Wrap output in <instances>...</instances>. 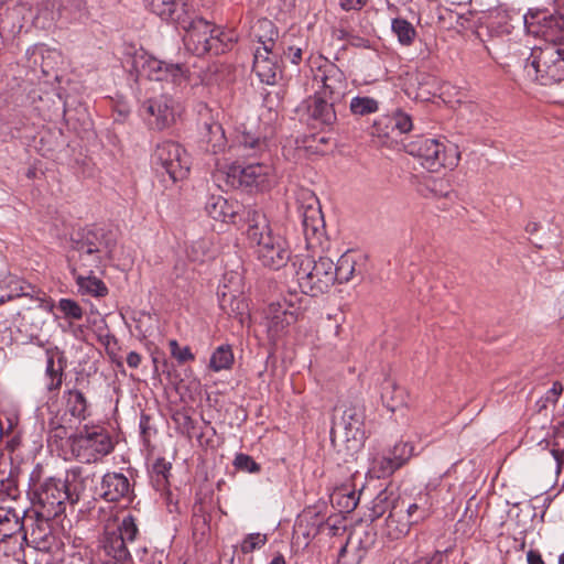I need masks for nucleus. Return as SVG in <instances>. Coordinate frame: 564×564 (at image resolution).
<instances>
[{"label": "nucleus", "instance_id": "39448f33", "mask_svg": "<svg viewBox=\"0 0 564 564\" xmlns=\"http://www.w3.org/2000/svg\"><path fill=\"white\" fill-rule=\"evenodd\" d=\"M72 453L83 463H96L113 451L108 432L101 426H84L70 437Z\"/></svg>", "mask_w": 564, "mask_h": 564}, {"label": "nucleus", "instance_id": "338daca9", "mask_svg": "<svg viewBox=\"0 0 564 564\" xmlns=\"http://www.w3.org/2000/svg\"><path fill=\"white\" fill-rule=\"evenodd\" d=\"M269 564H285L284 556L282 554H276Z\"/></svg>", "mask_w": 564, "mask_h": 564}, {"label": "nucleus", "instance_id": "5fc2aeb1", "mask_svg": "<svg viewBox=\"0 0 564 564\" xmlns=\"http://www.w3.org/2000/svg\"><path fill=\"white\" fill-rule=\"evenodd\" d=\"M282 315H280V311H274V315L272 317V323L278 327L279 325L283 328L286 325H291L296 321V316L294 312H289L288 310L281 311Z\"/></svg>", "mask_w": 564, "mask_h": 564}, {"label": "nucleus", "instance_id": "79ce46f5", "mask_svg": "<svg viewBox=\"0 0 564 564\" xmlns=\"http://www.w3.org/2000/svg\"><path fill=\"white\" fill-rule=\"evenodd\" d=\"M420 192L424 196L432 197H448L449 189L448 184L444 180L427 178L424 184L421 185Z\"/></svg>", "mask_w": 564, "mask_h": 564}, {"label": "nucleus", "instance_id": "052dcab7", "mask_svg": "<svg viewBox=\"0 0 564 564\" xmlns=\"http://www.w3.org/2000/svg\"><path fill=\"white\" fill-rule=\"evenodd\" d=\"M527 562H528V564H545L543 558H542L541 553L539 551H536V550L528 551V553H527Z\"/></svg>", "mask_w": 564, "mask_h": 564}, {"label": "nucleus", "instance_id": "e433bc0d", "mask_svg": "<svg viewBox=\"0 0 564 564\" xmlns=\"http://www.w3.org/2000/svg\"><path fill=\"white\" fill-rule=\"evenodd\" d=\"M395 503H405V501L399 497H394L391 491L382 490L372 501L371 513L375 518H380L388 510L391 511L392 506Z\"/></svg>", "mask_w": 564, "mask_h": 564}, {"label": "nucleus", "instance_id": "6e6d98bb", "mask_svg": "<svg viewBox=\"0 0 564 564\" xmlns=\"http://www.w3.org/2000/svg\"><path fill=\"white\" fill-rule=\"evenodd\" d=\"M563 392V384L560 381L553 382L551 389L546 392L545 400L555 404L558 400V397Z\"/></svg>", "mask_w": 564, "mask_h": 564}, {"label": "nucleus", "instance_id": "bf43d9fd", "mask_svg": "<svg viewBox=\"0 0 564 564\" xmlns=\"http://www.w3.org/2000/svg\"><path fill=\"white\" fill-rule=\"evenodd\" d=\"M50 433L52 437L63 440L67 435V430L61 424L55 423L54 421L48 424Z\"/></svg>", "mask_w": 564, "mask_h": 564}, {"label": "nucleus", "instance_id": "f704fd0d", "mask_svg": "<svg viewBox=\"0 0 564 564\" xmlns=\"http://www.w3.org/2000/svg\"><path fill=\"white\" fill-rule=\"evenodd\" d=\"M523 17H520L517 11L499 4L496 7V34H510L513 29V21L523 20Z\"/></svg>", "mask_w": 564, "mask_h": 564}, {"label": "nucleus", "instance_id": "69168bd1", "mask_svg": "<svg viewBox=\"0 0 564 564\" xmlns=\"http://www.w3.org/2000/svg\"><path fill=\"white\" fill-rule=\"evenodd\" d=\"M22 295H25V293H22ZM21 296V294H8L7 296H0V305L8 302V301H11L13 300L14 297H19Z\"/></svg>", "mask_w": 564, "mask_h": 564}, {"label": "nucleus", "instance_id": "37998d69", "mask_svg": "<svg viewBox=\"0 0 564 564\" xmlns=\"http://www.w3.org/2000/svg\"><path fill=\"white\" fill-rule=\"evenodd\" d=\"M401 466L394 462L391 456H382L373 459L371 471L376 477L382 478L393 474Z\"/></svg>", "mask_w": 564, "mask_h": 564}, {"label": "nucleus", "instance_id": "1a4fd4ad", "mask_svg": "<svg viewBox=\"0 0 564 564\" xmlns=\"http://www.w3.org/2000/svg\"><path fill=\"white\" fill-rule=\"evenodd\" d=\"M54 518L35 508L25 510L21 520L23 529L20 530L23 543L40 551L50 550L54 539L50 521Z\"/></svg>", "mask_w": 564, "mask_h": 564}, {"label": "nucleus", "instance_id": "864d4df0", "mask_svg": "<svg viewBox=\"0 0 564 564\" xmlns=\"http://www.w3.org/2000/svg\"><path fill=\"white\" fill-rule=\"evenodd\" d=\"M282 54L291 61V63L297 65L302 61L303 48L296 44H282Z\"/></svg>", "mask_w": 564, "mask_h": 564}, {"label": "nucleus", "instance_id": "58836bf2", "mask_svg": "<svg viewBox=\"0 0 564 564\" xmlns=\"http://www.w3.org/2000/svg\"><path fill=\"white\" fill-rule=\"evenodd\" d=\"M239 145L243 149L246 155L249 156L265 152L268 147L264 138L246 131L239 138Z\"/></svg>", "mask_w": 564, "mask_h": 564}, {"label": "nucleus", "instance_id": "2eb2a0df", "mask_svg": "<svg viewBox=\"0 0 564 564\" xmlns=\"http://www.w3.org/2000/svg\"><path fill=\"white\" fill-rule=\"evenodd\" d=\"M314 82L321 85L315 93L332 101L339 102L346 95L347 82L345 74L332 63L318 67L314 75Z\"/></svg>", "mask_w": 564, "mask_h": 564}, {"label": "nucleus", "instance_id": "2f4dec72", "mask_svg": "<svg viewBox=\"0 0 564 564\" xmlns=\"http://www.w3.org/2000/svg\"><path fill=\"white\" fill-rule=\"evenodd\" d=\"M65 362L62 358L54 359L52 355L47 356L45 368L46 389L48 391H58L64 380Z\"/></svg>", "mask_w": 564, "mask_h": 564}, {"label": "nucleus", "instance_id": "72a5a7b5", "mask_svg": "<svg viewBox=\"0 0 564 564\" xmlns=\"http://www.w3.org/2000/svg\"><path fill=\"white\" fill-rule=\"evenodd\" d=\"M432 502L427 494H421L413 503H405L404 513L406 520L413 523H417L426 519L431 513Z\"/></svg>", "mask_w": 564, "mask_h": 564}, {"label": "nucleus", "instance_id": "4c0bfd02", "mask_svg": "<svg viewBox=\"0 0 564 564\" xmlns=\"http://www.w3.org/2000/svg\"><path fill=\"white\" fill-rule=\"evenodd\" d=\"M234 364V354L228 345L219 346L210 356L209 368L219 372L230 369Z\"/></svg>", "mask_w": 564, "mask_h": 564}, {"label": "nucleus", "instance_id": "680f3d73", "mask_svg": "<svg viewBox=\"0 0 564 564\" xmlns=\"http://www.w3.org/2000/svg\"><path fill=\"white\" fill-rule=\"evenodd\" d=\"M141 355L138 354L137 351H130L127 356V364L130 368H138L141 364Z\"/></svg>", "mask_w": 564, "mask_h": 564}, {"label": "nucleus", "instance_id": "412c9836", "mask_svg": "<svg viewBox=\"0 0 564 564\" xmlns=\"http://www.w3.org/2000/svg\"><path fill=\"white\" fill-rule=\"evenodd\" d=\"M280 55L279 50L265 51L256 50L253 54V72L262 83L272 85L275 83L279 67L276 57Z\"/></svg>", "mask_w": 564, "mask_h": 564}, {"label": "nucleus", "instance_id": "de8ad7c7", "mask_svg": "<svg viewBox=\"0 0 564 564\" xmlns=\"http://www.w3.org/2000/svg\"><path fill=\"white\" fill-rule=\"evenodd\" d=\"M58 308L66 318L80 319L84 314L79 304L70 299H61L58 302Z\"/></svg>", "mask_w": 564, "mask_h": 564}, {"label": "nucleus", "instance_id": "a878e982", "mask_svg": "<svg viewBox=\"0 0 564 564\" xmlns=\"http://www.w3.org/2000/svg\"><path fill=\"white\" fill-rule=\"evenodd\" d=\"M128 542L117 531L106 532L104 539L105 552L112 557L111 564H132L131 555L127 546Z\"/></svg>", "mask_w": 564, "mask_h": 564}, {"label": "nucleus", "instance_id": "9d476101", "mask_svg": "<svg viewBox=\"0 0 564 564\" xmlns=\"http://www.w3.org/2000/svg\"><path fill=\"white\" fill-rule=\"evenodd\" d=\"M140 111L151 129L162 131L176 122L181 106L171 96L160 95L147 99Z\"/></svg>", "mask_w": 564, "mask_h": 564}, {"label": "nucleus", "instance_id": "0eeeda50", "mask_svg": "<svg viewBox=\"0 0 564 564\" xmlns=\"http://www.w3.org/2000/svg\"><path fill=\"white\" fill-rule=\"evenodd\" d=\"M156 171L166 173L173 183L184 180L191 169V158L177 142L163 141L156 145L152 155Z\"/></svg>", "mask_w": 564, "mask_h": 564}, {"label": "nucleus", "instance_id": "a19ab883", "mask_svg": "<svg viewBox=\"0 0 564 564\" xmlns=\"http://www.w3.org/2000/svg\"><path fill=\"white\" fill-rule=\"evenodd\" d=\"M391 28L399 42L403 45H410L416 35L414 26L405 19H393Z\"/></svg>", "mask_w": 564, "mask_h": 564}, {"label": "nucleus", "instance_id": "cd10ccee", "mask_svg": "<svg viewBox=\"0 0 564 564\" xmlns=\"http://www.w3.org/2000/svg\"><path fill=\"white\" fill-rule=\"evenodd\" d=\"M381 399L386 408L394 412L406 403L405 391L393 380L386 379L382 383Z\"/></svg>", "mask_w": 564, "mask_h": 564}, {"label": "nucleus", "instance_id": "5701e85b", "mask_svg": "<svg viewBox=\"0 0 564 564\" xmlns=\"http://www.w3.org/2000/svg\"><path fill=\"white\" fill-rule=\"evenodd\" d=\"M364 258L352 251H347L334 263V275L337 283H346L355 275L361 274Z\"/></svg>", "mask_w": 564, "mask_h": 564}, {"label": "nucleus", "instance_id": "e2e57ef3", "mask_svg": "<svg viewBox=\"0 0 564 564\" xmlns=\"http://www.w3.org/2000/svg\"><path fill=\"white\" fill-rule=\"evenodd\" d=\"M51 55H58L56 52L54 51H47V56L46 57H43V64H42V69H43V73L45 74H48V69H47V66L48 64L45 62L46 58H50Z\"/></svg>", "mask_w": 564, "mask_h": 564}, {"label": "nucleus", "instance_id": "473e14b6", "mask_svg": "<svg viewBox=\"0 0 564 564\" xmlns=\"http://www.w3.org/2000/svg\"><path fill=\"white\" fill-rule=\"evenodd\" d=\"M89 273H93L91 269H88ZM75 278L79 291L84 294H89L97 297H102L107 295L108 289L106 284L95 275L88 274L85 275L83 273H77L75 271Z\"/></svg>", "mask_w": 564, "mask_h": 564}, {"label": "nucleus", "instance_id": "7c9ffc66", "mask_svg": "<svg viewBox=\"0 0 564 564\" xmlns=\"http://www.w3.org/2000/svg\"><path fill=\"white\" fill-rule=\"evenodd\" d=\"M66 409L73 417L86 420L89 416V404L84 393L77 389L65 392Z\"/></svg>", "mask_w": 564, "mask_h": 564}, {"label": "nucleus", "instance_id": "c9c22d12", "mask_svg": "<svg viewBox=\"0 0 564 564\" xmlns=\"http://www.w3.org/2000/svg\"><path fill=\"white\" fill-rule=\"evenodd\" d=\"M202 135L214 152H217L225 147V132L221 124L218 122H205Z\"/></svg>", "mask_w": 564, "mask_h": 564}, {"label": "nucleus", "instance_id": "6ab92c4d", "mask_svg": "<svg viewBox=\"0 0 564 564\" xmlns=\"http://www.w3.org/2000/svg\"><path fill=\"white\" fill-rule=\"evenodd\" d=\"M217 295L219 306L225 313L238 318L240 324H243L246 319H248V303L239 288L230 289L227 284H223L218 288Z\"/></svg>", "mask_w": 564, "mask_h": 564}, {"label": "nucleus", "instance_id": "0e129e2a", "mask_svg": "<svg viewBox=\"0 0 564 564\" xmlns=\"http://www.w3.org/2000/svg\"><path fill=\"white\" fill-rule=\"evenodd\" d=\"M551 19L555 20L560 26L564 28V13L551 14Z\"/></svg>", "mask_w": 564, "mask_h": 564}, {"label": "nucleus", "instance_id": "423d86ee", "mask_svg": "<svg viewBox=\"0 0 564 564\" xmlns=\"http://www.w3.org/2000/svg\"><path fill=\"white\" fill-rule=\"evenodd\" d=\"M409 154L419 159L421 165L431 171L438 172L442 167H453L458 162V154L453 149L431 138H421L406 145Z\"/></svg>", "mask_w": 564, "mask_h": 564}, {"label": "nucleus", "instance_id": "ddd939ff", "mask_svg": "<svg viewBox=\"0 0 564 564\" xmlns=\"http://www.w3.org/2000/svg\"><path fill=\"white\" fill-rule=\"evenodd\" d=\"M228 180L232 186L256 187L267 189L274 180V169L271 164L250 163L247 166H231Z\"/></svg>", "mask_w": 564, "mask_h": 564}, {"label": "nucleus", "instance_id": "a211bd4d", "mask_svg": "<svg viewBox=\"0 0 564 564\" xmlns=\"http://www.w3.org/2000/svg\"><path fill=\"white\" fill-rule=\"evenodd\" d=\"M100 497L109 502L122 499L131 501L134 497L132 486L127 476L121 473H107L100 482Z\"/></svg>", "mask_w": 564, "mask_h": 564}, {"label": "nucleus", "instance_id": "8fccbe9b", "mask_svg": "<svg viewBox=\"0 0 564 564\" xmlns=\"http://www.w3.org/2000/svg\"><path fill=\"white\" fill-rule=\"evenodd\" d=\"M234 465L237 469L248 471V473H258L260 471V465L254 462V459L247 454H238L236 455Z\"/></svg>", "mask_w": 564, "mask_h": 564}, {"label": "nucleus", "instance_id": "7ed1b4c3", "mask_svg": "<svg viewBox=\"0 0 564 564\" xmlns=\"http://www.w3.org/2000/svg\"><path fill=\"white\" fill-rule=\"evenodd\" d=\"M184 30L183 42L187 51L200 56L207 53H224L231 43V37L203 18L193 19L187 14V22L177 24Z\"/></svg>", "mask_w": 564, "mask_h": 564}, {"label": "nucleus", "instance_id": "aec40b11", "mask_svg": "<svg viewBox=\"0 0 564 564\" xmlns=\"http://www.w3.org/2000/svg\"><path fill=\"white\" fill-rule=\"evenodd\" d=\"M147 7L161 19L175 24L187 22L186 0H144Z\"/></svg>", "mask_w": 564, "mask_h": 564}, {"label": "nucleus", "instance_id": "a18cd8bd", "mask_svg": "<svg viewBox=\"0 0 564 564\" xmlns=\"http://www.w3.org/2000/svg\"><path fill=\"white\" fill-rule=\"evenodd\" d=\"M334 500L344 511L350 512L357 508L359 496L355 491L347 492L340 490L332 497V501Z\"/></svg>", "mask_w": 564, "mask_h": 564}, {"label": "nucleus", "instance_id": "6e6552de", "mask_svg": "<svg viewBox=\"0 0 564 564\" xmlns=\"http://www.w3.org/2000/svg\"><path fill=\"white\" fill-rule=\"evenodd\" d=\"M133 68L139 76L151 80H170L181 85L189 76V69L180 63H167L145 53H137L133 57Z\"/></svg>", "mask_w": 564, "mask_h": 564}, {"label": "nucleus", "instance_id": "4be33fe9", "mask_svg": "<svg viewBox=\"0 0 564 564\" xmlns=\"http://www.w3.org/2000/svg\"><path fill=\"white\" fill-rule=\"evenodd\" d=\"M205 209L208 216L215 220L235 223L236 217L242 209V205L237 200L213 195L208 198Z\"/></svg>", "mask_w": 564, "mask_h": 564}, {"label": "nucleus", "instance_id": "9b49d317", "mask_svg": "<svg viewBox=\"0 0 564 564\" xmlns=\"http://www.w3.org/2000/svg\"><path fill=\"white\" fill-rule=\"evenodd\" d=\"M66 482L54 477L43 480L35 491L36 510L45 512L46 517H57L65 511L69 502V492Z\"/></svg>", "mask_w": 564, "mask_h": 564}, {"label": "nucleus", "instance_id": "dca6fc26", "mask_svg": "<svg viewBox=\"0 0 564 564\" xmlns=\"http://www.w3.org/2000/svg\"><path fill=\"white\" fill-rule=\"evenodd\" d=\"M299 213L302 217L303 231L308 240L315 236L324 225V219L317 197L311 191H302L299 199Z\"/></svg>", "mask_w": 564, "mask_h": 564}, {"label": "nucleus", "instance_id": "bb28decb", "mask_svg": "<svg viewBox=\"0 0 564 564\" xmlns=\"http://www.w3.org/2000/svg\"><path fill=\"white\" fill-rule=\"evenodd\" d=\"M416 82L420 90L416 97L429 99L430 96H440L443 100H446L445 97L451 88L448 83L440 84L434 76L425 73L417 74Z\"/></svg>", "mask_w": 564, "mask_h": 564}, {"label": "nucleus", "instance_id": "f3484780", "mask_svg": "<svg viewBox=\"0 0 564 564\" xmlns=\"http://www.w3.org/2000/svg\"><path fill=\"white\" fill-rule=\"evenodd\" d=\"M364 420L365 414L360 406H347L343 412L339 423H335L333 432L336 427H341L345 441L352 443L354 448H359L365 441Z\"/></svg>", "mask_w": 564, "mask_h": 564}, {"label": "nucleus", "instance_id": "4468645a", "mask_svg": "<svg viewBox=\"0 0 564 564\" xmlns=\"http://www.w3.org/2000/svg\"><path fill=\"white\" fill-rule=\"evenodd\" d=\"M336 104L315 93L301 104L299 111L314 128L330 127L337 119L334 108Z\"/></svg>", "mask_w": 564, "mask_h": 564}, {"label": "nucleus", "instance_id": "09e8293b", "mask_svg": "<svg viewBox=\"0 0 564 564\" xmlns=\"http://www.w3.org/2000/svg\"><path fill=\"white\" fill-rule=\"evenodd\" d=\"M413 451L414 447L410 443L400 442L394 445L393 449L390 453V456L400 466H403L413 455Z\"/></svg>", "mask_w": 564, "mask_h": 564}, {"label": "nucleus", "instance_id": "f257e3e1", "mask_svg": "<svg viewBox=\"0 0 564 564\" xmlns=\"http://www.w3.org/2000/svg\"><path fill=\"white\" fill-rule=\"evenodd\" d=\"M523 24L529 34L543 41L531 51L525 64L528 75L545 86L564 80V28L546 10L524 14Z\"/></svg>", "mask_w": 564, "mask_h": 564}, {"label": "nucleus", "instance_id": "13d9d810", "mask_svg": "<svg viewBox=\"0 0 564 564\" xmlns=\"http://www.w3.org/2000/svg\"><path fill=\"white\" fill-rule=\"evenodd\" d=\"M170 469H171V464L165 462L164 458H158L155 460V463L153 464V471L158 476H162L164 479L166 478V475Z\"/></svg>", "mask_w": 564, "mask_h": 564}, {"label": "nucleus", "instance_id": "c756f323", "mask_svg": "<svg viewBox=\"0 0 564 564\" xmlns=\"http://www.w3.org/2000/svg\"><path fill=\"white\" fill-rule=\"evenodd\" d=\"M256 36L260 43V46H258L256 50H278L275 41L279 36V31L270 20L262 19L257 22Z\"/></svg>", "mask_w": 564, "mask_h": 564}, {"label": "nucleus", "instance_id": "603ef678", "mask_svg": "<svg viewBox=\"0 0 564 564\" xmlns=\"http://www.w3.org/2000/svg\"><path fill=\"white\" fill-rule=\"evenodd\" d=\"M391 121L393 127L398 129L401 133H406L412 129V119L408 113L403 111H397L392 116Z\"/></svg>", "mask_w": 564, "mask_h": 564}, {"label": "nucleus", "instance_id": "ea45409f", "mask_svg": "<svg viewBox=\"0 0 564 564\" xmlns=\"http://www.w3.org/2000/svg\"><path fill=\"white\" fill-rule=\"evenodd\" d=\"M350 112L355 116H367L378 111L379 102L371 97H354L349 104Z\"/></svg>", "mask_w": 564, "mask_h": 564}, {"label": "nucleus", "instance_id": "49530a36", "mask_svg": "<svg viewBox=\"0 0 564 564\" xmlns=\"http://www.w3.org/2000/svg\"><path fill=\"white\" fill-rule=\"evenodd\" d=\"M268 541L267 534L262 533H250L245 536L240 544V550L243 554L252 553L256 550H260L265 545Z\"/></svg>", "mask_w": 564, "mask_h": 564}, {"label": "nucleus", "instance_id": "c85d7f7f", "mask_svg": "<svg viewBox=\"0 0 564 564\" xmlns=\"http://www.w3.org/2000/svg\"><path fill=\"white\" fill-rule=\"evenodd\" d=\"M22 517L12 506H0V535L2 539L12 536L23 529Z\"/></svg>", "mask_w": 564, "mask_h": 564}, {"label": "nucleus", "instance_id": "f8f14e48", "mask_svg": "<svg viewBox=\"0 0 564 564\" xmlns=\"http://www.w3.org/2000/svg\"><path fill=\"white\" fill-rule=\"evenodd\" d=\"M73 248L78 253L79 268L85 269L99 268L102 259L110 253L101 230L83 232L80 239L74 240Z\"/></svg>", "mask_w": 564, "mask_h": 564}, {"label": "nucleus", "instance_id": "393cba45", "mask_svg": "<svg viewBox=\"0 0 564 564\" xmlns=\"http://www.w3.org/2000/svg\"><path fill=\"white\" fill-rule=\"evenodd\" d=\"M404 507L405 503H395L389 512L386 520L384 534L390 540H400L410 531L412 524L409 520L404 519Z\"/></svg>", "mask_w": 564, "mask_h": 564}, {"label": "nucleus", "instance_id": "f03ea898", "mask_svg": "<svg viewBox=\"0 0 564 564\" xmlns=\"http://www.w3.org/2000/svg\"><path fill=\"white\" fill-rule=\"evenodd\" d=\"M247 238L256 246L257 259L263 267L279 270L291 260L292 251L288 240L273 231L265 215L252 210L248 215Z\"/></svg>", "mask_w": 564, "mask_h": 564}, {"label": "nucleus", "instance_id": "b1692460", "mask_svg": "<svg viewBox=\"0 0 564 564\" xmlns=\"http://www.w3.org/2000/svg\"><path fill=\"white\" fill-rule=\"evenodd\" d=\"M66 482L69 492V503L74 505L87 497V491L95 484L94 475L85 474L80 468H74L68 474Z\"/></svg>", "mask_w": 564, "mask_h": 564}, {"label": "nucleus", "instance_id": "774afa93", "mask_svg": "<svg viewBox=\"0 0 564 564\" xmlns=\"http://www.w3.org/2000/svg\"><path fill=\"white\" fill-rule=\"evenodd\" d=\"M558 305H560V310L562 312H564V291L562 292L560 299H558Z\"/></svg>", "mask_w": 564, "mask_h": 564}, {"label": "nucleus", "instance_id": "3c124183", "mask_svg": "<svg viewBox=\"0 0 564 564\" xmlns=\"http://www.w3.org/2000/svg\"><path fill=\"white\" fill-rule=\"evenodd\" d=\"M169 345H170L171 355L178 362L183 364V362H186V361L194 360L195 357L192 354V351H191L188 346L181 347L175 339L170 340Z\"/></svg>", "mask_w": 564, "mask_h": 564}, {"label": "nucleus", "instance_id": "c03bdc74", "mask_svg": "<svg viewBox=\"0 0 564 564\" xmlns=\"http://www.w3.org/2000/svg\"><path fill=\"white\" fill-rule=\"evenodd\" d=\"M117 533L122 536L128 543L133 542L139 534L137 519L132 514L123 517L118 525Z\"/></svg>", "mask_w": 564, "mask_h": 564}, {"label": "nucleus", "instance_id": "20e7f679", "mask_svg": "<svg viewBox=\"0 0 564 564\" xmlns=\"http://www.w3.org/2000/svg\"><path fill=\"white\" fill-rule=\"evenodd\" d=\"M293 265L299 286L304 294L318 296L326 293L335 283L334 261L328 257L313 260L308 256H295Z\"/></svg>", "mask_w": 564, "mask_h": 564}, {"label": "nucleus", "instance_id": "4d7b16f0", "mask_svg": "<svg viewBox=\"0 0 564 564\" xmlns=\"http://www.w3.org/2000/svg\"><path fill=\"white\" fill-rule=\"evenodd\" d=\"M367 3V0H339V6L345 11L361 10Z\"/></svg>", "mask_w": 564, "mask_h": 564}]
</instances>
